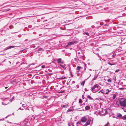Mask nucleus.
Instances as JSON below:
<instances>
[{"instance_id": "obj_1", "label": "nucleus", "mask_w": 126, "mask_h": 126, "mask_svg": "<svg viewBox=\"0 0 126 126\" xmlns=\"http://www.w3.org/2000/svg\"><path fill=\"white\" fill-rule=\"evenodd\" d=\"M121 106H126V101L124 98H121L118 99L117 101Z\"/></svg>"}, {"instance_id": "obj_2", "label": "nucleus", "mask_w": 126, "mask_h": 126, "mask_svg": "<svg viewBox=\"0 0 126 126\" xmlns=\"http://www.w3.org/2000/svg\"><path fill=\"white\" fill-rule=\"evenodd\" d=\"M99 87H100H100L97 84L95 85L92 87V88L91 89V90L93 93H96L99 90L98 88H99Z\"/></svg>"}, {"instance_id": "obj_3", "label": "nucleus", "mask_w": 126, "mask_h": 126, "mask_svg": "<svg viewBox=\"0 0 126 126\" xmlns=\"http://www.w3.org/2000/svg\"><path fill=\"white\" fill-rule=\"evenodd\" d=\"M113 60H111L110 61H109V60H108L107 63L109 64L110 65H113L116 64V63H115L113 62Z\"/></svg>"}, {"instance_id": "obj_4", "label": "nucleus", "mask_w": 126, "mask_h": 126, "mask_svg": "<svg viewBox=\"0 0 126 126\" xmlns=\"http://www.w3.org/2000/svg\"><path fill=\"white\" fill-rule=\"evenodd\" d=\"M76 43L77 42L76 41L71 42L68 43H67L66 46L67 47H69L71 45L74 44V43Z\"/></svg>"}, {"instance_id": "obj_5", "label": "nucleus", "mask_w": 126, "mask_h": 126, "mask_svg": "<svg viewBox=\"0 0 126 126\" xmlns=\"http://www.w3.org/2000/svg\"><path fill=\"white\" fill-rule=\"evenodd\" d=\"M56 61H57L58 63H63V61H62V60L61 58L58 59L56 60Z\"/></svg>"}, {"instance_id": "obj_6", "label": "nucleus", "mask_w": 126, "mask_h": 126, "mask_svg": "<svg viewBox=\"0 0 126 126\" xmlns=\"http://www.w3.org/2000/svg\"><path fill=\"white\" fill-rule=\"evenodd\" d=\"M23 123L24 125L26 126H28L30 124V123L29 122V121L27 120V121H23Z\"/></svg>"}, {"instance_id": "obj_7", "label": "nucleus", "mask_w": 126, "mask_h": 126, "mask_svg": "<svg viewBox=\"0 0 126 126\" xmlns=\"http://www.w3.org/2000/svg\"><path fill=\"white\" fill-rule=\"evenodd\" d=\"M59 65L64 70H65L67 68L66 66V64H64L63 65H62V64H60Z\"/></svg>"}, {"instance_id": "obj_8", "label": "nucleus", "mask_w": 126, "mask_h": 126, "mask_svg": "<svg viewBox=\"0 0 126 126\" xmlns=\"http://www.w3.org/2000/svg\"><path fill=\"white\" fill-rule=\"evenodd\" d=\"M122 115L120 113H117L116 114V118H121L122 117Z\"/></svg>"}, {"instance_id": "obj_9", "label": "nucleus", "mask_w": 126, "mask_h": 126, "mask_svg": "<svg viewBox=\"0 0 126 126\" xmlns=\"http://www.w3.org/2000/svg\"><path fill=\"white\" fill-rule=\"evenodd\" d=\"M87 119L84 117H83L81 119V121L83 123L87 121Z\"/></svg>"}, {"instance_id": "obj_10", "label": "nucleus", "mask_w": 126, "mask_h": 126, "mask_svg": "<svg viewBox=\"0 0 126 126\" xmlns=\"http://www.w3.org/2000/svg\"><path fill=\"white\" fill-rule=\"evenodd\" d=\"M10 10V8H7L6 9H4L2 10H0V12H4L5 11H9Z\"/></svg>"}, {"instance_id": "obj_11", "label": "nucleus", "mask_w": 126, "mask_h": 126, "mask_svg": "<svg viewBox=\"0 0 126 126\" xmlns=\"http://www.w3.org/2000/svg\"><path fill=\"white\" fill-rule=\"evenodd\" d=\"M90 121L91 120L90 119L88 120L86 124H85V126H87L88 125H89Z\"/></svg>"}, {"instance_id": "obj_12", "label": "nucleus", "mask_w": 126, "mask_h": 126, "mask_svg": "<svg viewBox=\"0 0 126 126\" xmlns=\"http://www.w3.org/2000/svg\"><path fill=\"white\" fill-rule=\"evenodd\" d=\"M116 94H114L112 97H110L111 99L114 100L115 99V98L116 97Z\"/></svg>"}, {"instance_id": "obj_13", "label": "nucleus", "mask_w": 126, "mask_h": 126, "mask_svg": "<svg viewBox=\"0 0 126 126\" xmlns=\"http://www.w3.org/2000/svg\"><path fill=\"white\" fill-rule=\"evenodd\" d=\"M16 47L15 46H9L7 47V49H9L12 48H14Z\"/></svg>"}, {"instance_id": "obj_14", "label": "nucleus", "mask_w": 126, "mask_h": 126, "mask_svg": "<svg viewBox=\"0 0 126 126\" xmlns=\"http://www.w3.org/2000/svg\"><path fill=\"white\" fill-rule=\"evenodd\" d=\"M90 106H86L85 107V109L86 110H90Z\"/></svg>"}, {"instance_id": "obj_15", "label": "nucleus", "mask_w": 126, "mask_h": 126, "mask_svg": "<svg viewBox=\"0 0 126 126\" xmlns=\"http://www.w3.org/2000/svg\"><path fill=\"white\" fill-rule=\"evenodd\" d=\"M87 97L90 100H93V99L92 98L90 95H88Z\"/></svg>"}, {"instance_id": "obj_16", "label": "nucleus", "mask_w": 126, "mask_h": 126, "mask_svg": "<svg viewBox=\"0 0 126 126\" xmlns=\"http://www.w3.org/2000/svg\"><path fill=\"white\" fill-rule=\"evenodd\" d=\"M84 35H86L87 36H89V34L87 32H84L83 33Z\"/></svg>"}, {"instance_id": "obj_17", "label": "nucleus", "mask_w": 126, "mask_h": 126, "mask_svg": "<svg viewBox=\"0 0 126 126\" xmlns=\"http://www.w3.org/2000/svg\"><path fill=\"white\" fill-rule=\"evenodd\" d=\"M81 68V67L80 66H78L77 68V69L78 70L77 71V72H79L80 70V69Z\"/></svg>"}, {"instance_id": "obj_18", "label": "nucleus", "mask_w": 126, "mask_h": 126, "mask_svg": "<svg viewBox=\"0 0 126 126\" xmlns=\"http://www.w3.org/2000/svg\"><path fill=\"white\" fill-rule=\"evenodd\" d=\"M85 81H82V82L80 83V84L81 85H82L83 86L84 84Z\"/></svg>"}, {"instance_id": "obj_19", "label": "nucleus", "mask_w": 126, "mask_h": 126, "mask_svg": "<svg viewBox=\"0 0 126 126\" xmlns=\"http://www.w3.org/2000/svg\"><path fill=\"white\" fill-rule=\"evenodd\" d=\"M107 90L108 91L105 93L106 94H107L109 93L111 91V90H109L108 89Z\"/></svg>"}, {"instance_id": "obj_20", "label": "nucleus", "mask_w": 126, "mask_h": 126, "mask_svg": "<svg viewBox=\"0 0 126 126\" xmlns=\"http://www.w3.org/2000/svg\"><path fill=\"white\" fill-rule=\"evenodd\" d=\"M59 79L62 80V79H66V77H60Z\"/></svg>"}, {"instance_id": "obj_21", "label": "nucleus", "mask_w": 126, "mask_h": 126, "mask_svg": "<svg viewBox=\"0 0 126 126\" xmlns=\"http://www.w3.org/2000/svg\"><path fill=\"white\" fill-rule=\"evenodd\" d=\"M121 119H126V115H125L124 116L122 117Z\"/></svg>"}, {"instance_id": "obj_22", "label": "nucleus", "mask_w": 126, "mask_h": 126, "mask_svg": "<svg viewBox=\"0 0 126 126\" xmlns=\"http://www.w3.org/2000/svg\"><path fill=\"white\" fill-rule=\"evenodd\" d=\"M106 26H107V27H108V25H107V24H105L104 25V26L103 27V28H107V27H106Z\"/></svg>"}, {"instance_id": "obj_23", "label": "nucleus", "mask_w": 126, "mask_h": 126, "mask_svg": "<svg viewBox=\"0 0 126 126\" xmlns=\"http://www.w3.org/2000/svg\"><path fill=\"white\" fill-rule=\"evenodd\" d=\"M77 125H82V124H81V122H78L77 123Z\"/></svg>"}, {"instance_id": "obj_24", "label": "nucleus", "mask_w": 126, "mask_h": 126, "mask_svg": "<svg viewBox=\"0 0 126 126\" xmlns=\"http://www.w3.org/2000/svg\"><path fill=\"white\" fill-rule=\"evenodd\" d=\"M68 106V105H63V106L62 107L63 108H66Z\"/></svg>"}, {"instance_id": "obj_25", "label": "nucleus", "mask_w": 126, "mask_h": 126, "mask_svg": "<svg viewBox=\"0 0 126 126\" xmlns=\"http://www.w3.org/2000/svg\"><path fill=\"white\" fill-rule=\"evenodd\" d=\"M101 92L102 93H105V92H104V91L103 90H100V91L99 92V93H100V92Z\"/></svg>"}, {"instance_id": "obj_26", "label": "nucleus", "mask_w": 126, "mask_h": 126, "mask_svg": "<svg viewBox=\"0 0 126 126\" xmlns=\"http://www.w3.org/2000/svg\"><path fill=\"white\" fill-rule=\"evenodd\" d=\"M70 74L71 75V77H72L73 76V75H72V72L71 71H70Z\"/></svg>"}, {"instance_id": "obj_27", "label": "nucleus", "mask_w": 126, "mask_h": 126, "mask_svg": "<svg viewBox=\"0 0 126 126\" xmlns=\"http://www.w3.org/2000/svg\"><path fill=\"white\" fill-rule=\"evenodd\" d=\"M79 103H82V101L80 99H79Z\"/></svg>"}, {"instance_id": "obj_28", "label": "nucleus", "mask_w": 126, "mask_h": 126, "mask_svg": "<svg viewBox=\"0 0 126 126\" xmlns=\"http://www.w3.org/2000/svg\"><path fill=\"white\" fill-rule=\"evenodd\" d=\"M116 54L115 53H113V54L112 55V57H114L115 56Z\"/></svg>"}, {"instance_id": "obj_29", "label": "nucleus", "mask_w": 126, "mask_h": 126, "mask_svg": "<svg viewBox=\"0 0 126 126\" xmlns=\"http://www.w3.org/2000/svg\"><path fill=\"white\" fill-rule=\"evenodd\" d=\"M107 81L109 82H111V80L110 79H108L107 80Z\"/></svg>"}, {"instance_id": "obj_30", "label": "nucleus", "mask_w": 126, "mask_h": 126, "mask_svg": "<svg viewBox=\"0 0 126 126\" xmlns=\"http://www.w3.org/2000/svg\"><path fill=\"white\" fill-rule=\"evenodd\" d=\"M72 110L71 109H68L67 110V112H69V111H71Z\"/></svg>"}, {"instance_id": "obj_31", "label": "nucleus", "mask_w": 126, "mask_h": 126, "mask_svg": "<svg viewBox=\"0 0 126 126\" xmlns=\"http://www.w3.org/2000/svg\"><path fill=\"white\" fill-rule=\"evenodd\" d=\"M113 78L114 80V81H116V77H115L114 76Z\"/></svg>"}, {"instance_id": "obj_32", "label": "nucleus", "mask_w": 126, "mask_h": 126, "mask_svg": "<svg viewBox=\"0 0 126 126\" xmlns=\"http://www.w3.org/2000/svg\"><path fill=\"white\" fill-rule=\"evenodd\" d=\"M97 77H96L95 76L94 77V78L93 79V80H94L95 79H96Z\"/></svg>"}, {"instance_id": "obj_33", "label": "nucleus", "mask_w": 126, "mask_h": 126, "mask_svg": "<svg viewBox=\"0 0 126 126\" xmlns=\"http://www.w3.org/2000/svg\"><path fill=\"white\" fill-rule=\"evenodd\" d=\"M41 67L42 68H44L45 67V65H43Z\"/></svg>"}, {"instance_id": "obj_34", "label": "nucleus", "mask_w": 126, "mask_h": 126, "mask_svg": "<svg viewBox=\"0 0 126 126\" xmlns=\"http://www.w3.org/2000/svg\"><path fill=\"white\" fill-rule=\"evenodd\" d=\"M119 71V69H117L115 71V72H118Z\"/></svg>"}, {"instance_id": "obj_35", "label": "nucleus", "mask_w": 126, "mask_h": 126, "mask_svg": "<svg viewBox=\"0 0 126 126\" xmlns=\"http://www.w3.org/2000/svg\"><path fill=\"white\" fill-rule=\"evenodd\" d=\"M109 123H107V124L105 125V126H107L108 125H109Z\"/></svg>"}, {"instance_id": "obj_36", "label": "nucleus", "mask_w": 126, "mask_h": 126, "mask_svg": "<svg viewBox=\"0 0 126 126\" xmlns=\"http://www.w3.org/2000/svg\"><path fill=\"white\" fill-rule=\"evenodd\" d=\"M124 89V88H120L119 89L121 90H123Z\"/></svg>"}, {"instance_id": "obj_37", "label": "nucleus", "mask_w": 126, "mask_h": 126, "mask_svg": "<svg viewBox=\"0 0 126 126\" xmlns=\"http://www.w3.org/2000/svg\"><path fill=\"white\" fill-rule=\"evenodd\" d=\"M82 99H84V95H82Z\"/></svg>"}, {"instance_id": "obj_38", "label": "nucleus", "mask_w": 126, "mask_h": 126, "mask_svg": "<svg viewBox=\"0 0 126 126\" xmlns=\"http://www.w3.org/2000/svg\"><path fill=\"white\" fill-rule=\"evenodd\" d=\"M18 110H23V109H21V108H19L18 109Z\"/></svg>"}, {"instance_id": "obj_39", "label": "nucleus", "mask_w": 126, "mask_h": 126, "mask_svg": "<svg viewBox=\"0 0 126 126\" xmlns=\"http://www.w3.org/2000/svg\"><path fill=\"white\" fill-rule=\"evenodd\" d=\"M64 92V91H60V93H63Z\"/></svg>"}, {"instance_id": "obj_40", "label": "nucleus", "mask_w": 126, "mask_h": 126, "mask_svg": "<svg viewBox=\"0 0 126 126\" xmlns=\"http://www.w3.org/2000/svg\"><path fill=\"white\" fill-rule=\"evenodd\" d=\"M75 83V81H72V83H73V84L74 83Z\"/></svg>"}, {"instance_id": "obj_41", "label": "nucleus", "mask_w": 126, "mask_h": 126, "mask_svg": "<svg viewBox=\"0 0 126 126\" xmlns=\"http://www.w3.org/2000/svg\"><path fill=\"white\" fill-rule=\"evenodd\" d=\"M113 117L115 118H117H117H116V117L115 116H114Z\"/></svg>"}, {"instance_id": "obj_42", "label": "nucleus", "mask_w": 126, "mask_h": 126, "mask_svg": "<svg viewBox=\"0 0 126 126\" xmlns=\"http://www.w3.org/2000/svg\"><path fill=\"white\" fill-rule=\"evenodd\" d=\"M69 126H74L73 125H69Z\"/></svg>"}, {"instance_id": "obj_43", "label": "nucleus", "mask_w": 126, "mask_h": 126, "mask_svg": "<svg viewBox=\"0 0 126 126\" xmlns=\"http://www.w3.org/2000/svg\"><path fill=\"white\" fill-rule=\"evenodd\" d=\"M12 14V13H10L9 15H11Z\"/></svg>"}, {"instance_id": "obj_44", "label": "nucleus", "mask_w": 126, "mask_h": 126, "mask_svg": "<svg viewBox=\"0 0 126 126\" xmlns=\"http://www.w3.org/2000/svg\"><path fill=\"white\" fill-rule=\"evenodd\" d=\"M107 58L110 59H111V58Z\"/></svg>"}, {"instance_id": "obj_45", "label": "nucleus", "mask_w": 126, "mask_h": 126, "mask_svg": "<svg viewBox=\"0 0 126 126\" xmlns=\"http://www.w3.org/2000/svg\"><path fill=\"white\" fill-rule=\"evenodd\" d=\"M83 106H82L81 107H80L79 108H83Z\"/></svg>"}, {"instance_id": "obj_46", "label": "nucleus", "mask_w": 126, "mask_h": 126, "mask_svg": "<svg viewBox=\"0 0 126 126\" xmlns=\"http://www.w3.org/2000/svg\"><path fill=\"white\" fill-rule=\"evenodd\" d=\"M124 111L125 112H126V109L125 110H124Z\"/></svg>"}, {"instance_id": "obj_47", "label": "nucleus", "mask_w": 126, "mask_h": 126, "mask_svg": "<svg viewBox=\"0 0 126 126\" xmlns=\"http://www.w3.org/2000/svg\"><path fill=\"white\" fill-rule=\"evenodd\" d=\"M9 62L10 63V64L11 63V62H10L9 61Z\"/></svg>"}, {"instance_id": "obj_48", "label": "nucleus", "mask_w": 126, "mask_h": 126, "mask_svg": "<svg viewBox=\"0 0 126 126\" xmlns=\"http://www.w3.org/2000/svg\"><path fill=\"white\" fill-rule=\"evenodd\" d=\"M42 49V48H40L39 49V50H41V49Z\"/></svg>"}, {"instance_id": "obj_49", "label": "nucleus", "mask_w": 126, "mask_h": 126, "mask_svg": "<svg viewBox=\"0 0 126 126\" xmlns=\"http://www.w3.org/2000/svg\"><path fill=\"white\" fill-rule=\"evenodd\" d=\"M36 15V16H40V15Z\"/></svg>"}, {"instance_id": "obj_50", "label": "nucleus", "mask_w": 126, "mask_h": 126, "mask_svg": "<svg viewBox=\"0 0 126 126\" xmlns=\"http://www.w3.org/2000/svg\"><path fill=\"white\" fill-rule=\"evenodd\" d=\"M85 91H87V90H86V88L85 89Z\"/></svg>"}, {"instance_id": "obj_51", "label": "nucleus", "mask_w": 126, "mask_h": 126, "mask_svg": "<svg viewBox=\"0 0 126 126\" xmlns=\"http://www.w3.org/2000/svg\"><path fill=\"white\" fill-rule=\"evenodd\" d=\"M85 91H87V90H86V88L85 89Z\"/></svg>"}, {"instance_id": "obj_52", "label": "nucleus", "mask_w": 126, "mask_h": 126, "mask_svg": "<svg viewBox=\"0 0 126 126\" xmlns=\"http://www.w3.org/2000/svg\"><path fill=\"white\" fill-rule=\"evenodd\" d=\"M23 18V17H21V18H19V19H21V18Z\"/></svg>"}, {"instance_id": "obj_53", "label": "nucleus", "mask_w": 126, "mask_h": 126, "mask_svg": "<svg viewBox=\"0 0 126 126\" xmlns=\"http://www.w3.org/2000/svg\"><path fill=\"white\" fill-rule=\"evenodd\" d=\"M70 68L69 69V71H70Z\"/></svg>"}, {"instance_id": "obj_54", "label": "nucleus", "mask_w": 126, "mask_h": 126, "mask_svg": "<svg viewBox=\"0 0 126 126\" xmlns=\"http://www.w3.org/2000/svg\"><path fill=\"white\" fill-rule=\"evenodd\" d=\"M9 6V5H8V6H6V7H8V6Z\"/></svg>"}, {"instance_id": "obj_55", "label": "nucleus", "mask_w": 126, "mask_h": 126, "mask_svg": "<svg viewBox=\"0 0 126 126\" xmlns=\"http://www.w3.org/2000/svg\"><path fill=\"white\" fill-rule=\"evenodd\" d=\"M47 21V20H45V21H43V22H45V21Z\"/></svg>"}, {"instance_id": "obj_56", "label": "nucleus", "mask_w": 126, "mask_h": 126, "mask_svg": "<svg viewBox=\"0 0 126 126\" xmlns=\"http://www.w3.org/2000/svg\"><path fill=\"white\" fill-rule=\"evenodd\" d=\"M77 126H79V125H77Z\"/></svg>"}, {"instance_id": "obj_57", "label": "nucleus", "mask_w": 126, "mask_h": 126, "mask_svg": "<svg viewBox=\"0 0 126 126\" xmlns=\"http://www.w3.org/2000/svg\"><path fill=\"white\" fill-rule=\"evenodd\" d=\"M8 2H7L6 3H5L4 4H7Z\"/></svg>"}, {"instance_id": "obj_58", "label": "nucleus", "mask_w": 126, "mask_h": 126, "mask_svg": "<svg viewBox=\"0 0 126 126\" xmlns=\"http://www.w3.org/2000/svg\"><path fill=\"white\" fill-rule=\"evenodd\" d=\"M42 35V34H39V36H40V35Z\"/></svg>"}, {"instance_id": "obj_59", "label": "nucleus", "mask_w": 126, "mask_h": 126, "mask_svg": "<svg viewBox=\"0 0 126 126\" xmlns=\"http://www.w3.org/2000/svg\"><path fill=\"white\" fill-rule=\"evenodd\" d=\"M94 26H92V27L93 28V27H94Z\"/></svg>"}, {"instance_id": "obj_60", "label": "nucleus", "mask_w": 126, "mask_h": 126, "mask_svg": "<svg viewBox=\"0 0 126 126\" xmlns=\"http://www.w3.org/2000/svg\"><path fill=\"white\" fill-rule=\"evenodd\" d=\"M89 70H90V71H91V70H92L90 69H89Z\"/></svg>"}, {"instance_id": "obj_61", "label": "nucleus", "mask_w": 126, "mask_h": 126, "mask_svg": "<svg viewBox=\"0 0 126 126\" xmlns=\"http://www.w3.org/2000/svg\"><path fill=\"white\" fill-rule=\"evenodd\" d=\"M91 75L90 74V76L89 77V78L90 76H91Z\"/></svg>"}, {"instance_id": "obj_62", "label": "nucleus", "mask_w": 126, "mask_h": 126, "mask_svg": "<svg viewBox=\"0 0 126 126\" xmlns=\"http://www.w3.org/2000/svg\"><path fill=\"white\" fill-rule=\"evenodd\" d=\"M82 105H80V107H81V106H82Z\"/></svg>"}, {"instance_id": "obj_63", "label": "nucleus", "mask_w": 126, "mask_h": 126, "mask_svg": "<svg viewBox=\"0 0 126 126\" xmlns=\"http://www.w3.org/2000/svg\"><path fill=\"white\" fill-rule=\"evenodd\" d=\"M22 102L20 103V104H22Z\"/></svg>"}, {"instance_id": "obj_64", "label": "nucleus", "mask_w": 126, "mask_h": 126, "mask_svg": "<svg viewBox=\"0 0 126 126\" xmlns=\"http://www.w3.org/2000/svg\"><path fill=\"white\" fill-rule=\"evenodd\" d=\"M7 117H5V118H6Z\"/></svg>"}]
</instances>
